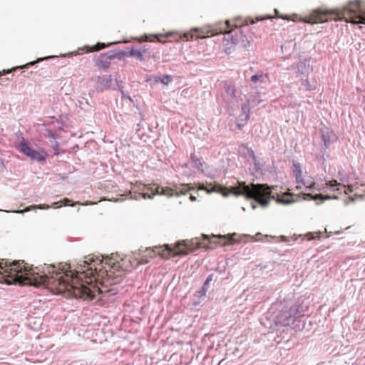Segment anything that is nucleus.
<instances>
[{"label":"nucleus","mask_w":365,"mask_h":365,"mask_svg":"<svg viewBox=\"0 0 365 365\" xmlns=\"http://www.w3.org/2000/svg\"><path fill=\"white\" fill-rule=\"evenodd\" d=\"M120 53L123 56H125L127 57H136L140 61H143L144 60L143 52L140 50L135 49L134 47H131L130 48L128 53L121 52Z\"/></svg>","instance_id":"nucleus-18"},{"label":"nucleus","mask_w":365,"mask_h":365,"mask_svg":"<svg viewBox=\"0 0 365 365\" xmlns=\"http://www.w3.org/2000/svg\"><path fill=\"white\" fill-rule=\"evenodd\" d=\"M184 166H185V168H187V164H186V163H185V164L184 165Z\"/></svg>","instance_id":"nucleus-49"},{"label":"nucleus","mask_w":365,"mask_h":365,"mask_svg":"<svg viewBox=\"0 0 365 365\" xmlns=\"http://www.w3.org/2000/svg\"><path fill=\"white\" fill-rule=\"evenodd\" d=\"M259 235H261V233L260 232H258L255 236H251V235H245V237H249L252 240H257V236H259Z\"/></svg>","instance_id":"nucleus-31"},{"label":"nucleus","mask_w":365,"mask_h":365,"mask_svg":"<svg viewBox=\"0 0 365 365\" xmlns=\"http://www.w3.org/2000/svg\"><path fill=\"white\" fill-rule=\"evenodd\" d=\"M113 283H117V282H118V281H117V280H115V281H113Z\"/></svg>","instance_id":"nucleus-51"},{"label":"nucleus","mask_w":365,"mask_h":365,"mask_svg":"<svg viewBox=\"0 0 365 365\" xmlns=\"http://www.w3.org/2000/svg\"><path fill=\"white\" fill-rule=\"evenodd\" d=\"M146 252L150 257H153L154 255L158 254L163 257L167 258L170 253L174 252L173 247L168 244L164 245L163 247H155L153 250L147 249Z\"/></svg>","instance_id":"nucleus-12"},{"label":"nucleus","mask_w":365,"mask_h":365,"mask_svg":"<svg viewBox=\"0 0 365 365\" xmlns=\"http://www.w3.org/2000/svg\"><path fill=\"white\" fill-rule=\"evenodd\" d=\"M121 267L114 256L103 259L88 255L79 262L73 270L68 264H60L58 267L47 264L32 267L24 261L8 262L2 259L0 261V282L8 284L24 282L35 287L52 285L60 292H68L72 297L88 299L93 298L89 284L100 278L109 280L114 270Z\"/></svg>","instance_id":"nucleus-1"},{"label":"nucleus","mask_w":365,"mask_h":365,"mask_svg":"<svg viewBox=\"0 0 365 365\" xmlns=\"http://www.w3.org/2000/svg\"><path fill=\"white\" fill-rule=\"evenodd\" d=\"M194 190V187L189 184L175 185L172 187H158L157 194L168 197L186 195L187 192Z\"/></svg>","instance_id":"nucleus-9"},{"label":"nucleus","mask_w":365,"mask_h":365,"mask_svg":"<svg viewBox=\"0 0 365 365\" xmlns=\"http://www.w3.org/2000/svg\"><path fill=\"white\" fill-rule=\"evenodd\" d=\"M291 20H292L293 21H295L296 20L293 18L290 19Z\"/></svg>","instance_id":"nucleus-48"},{"label":"nucleus","mask_w":365,"mask_h":365,"mask_svg":"<svg viewBox=\"0 0 365 365\" xmlns=\"http://www.w3.org/2000/svg\"><path fill=\"white\" fill-rule=\"evenodd\" d=\"M319 130L325 148L337 140L336 135L330 128L324 125L320 128Z\"/></svg>","instance_id":"nucleus-11"},{"label":"nucleus","mask_w":365,"mask_h":365,"mask_svg":"<svg viewBox=\"0 0 365 365\" xmlns=\"http://www.w3.org/2000/svg\"><path fill=\"white\" fill-rule=\"evenodd\" d=\"M304 310L298 304H293L289 307H284L276 317L277 322L283 326H291L296 318L299 317Z\"/></svg>","instance_id":"nucleus-6"},{"label":"nucleus","mask_w":365,"mask_h":365,"mask_svg":"<svg viewBox=\"0 0 365 365\" xmlns=\"http://www.w3.org/2000/svg\"><path fill=\"white\" fill-rule=\"evenodd\" d=\"M254 162L255 168L257 171H259L262 170V165L260 163V162L258 160V159H256V161Z\"/></svg>","instance_id":"nucleus-30"},{"label":"nucleus","mask_w":365,"mask_h":365,"mask_svg":"<svg viewBox=\"0 0 365 365\" xmlns=\"http://www.w3.org/2000/svg\"><path fill=\"white\" fill-rule=\"evenodd\" d=\"M49 208H50V205H38L29 206V207H26L25 209L17 210H14L13 212H15V213L22 214V213H24L26 212H29V211H31V210H36V209L47 210V209H49Z\"/></svg>","instance_id":"nucleus-19"},{"label":"nucleus","mask_w":365,"mask_h":365,"mask_svg":"<svg viewBox=\"0 0 365 365\" xmlns=\"http://www.w3.org/2000/svg\"><path fill=\"white\" fill-rule=\"evenodd\" d=\"M230 192H222V195L225 197L228 196Z\"/></svg>","instance_id":"nucleus-42"},{"label":"nucleus","mask_w":365,"mask_h":365,"mask_svg":"<svg viewBox=\"0 0 365 365\" xmlns=\"http://www.w3.org/2000/svg\"><path fill=\"white\" fill-rule=\"evenodd\" d=\"M155 83L160 82L164 85H168L173 80V77L170 75H163L162 76L154 77Z\"/></svg>","instance_id":"nucleus-23"},{"label":"nucleus","mask_w":365,"mask_h":365,"mask_svg":"<svg viewBox=\"0 0 365 365\" xmlns=\"http://www.w3.org/2000/svg\"><path fill=\"white\" fill-rule=\"evenodd\" d=\"M190 158L192 162L194 164V167L197 168L201 173H205L203 166L205 165V163L201 160L200 158H197L195 154H192L190 155Z\"/></svg>","instance_id":"nucleus-21"},{"label":"nucleus","mask_w":365,"mask_h":365,"mask_svg":"<svg viewBox=\"0 0 365 365\" xmlns=\"http://www.w3.org/2000/svg\"><path fill=\"white\" fill-rule=\"evenodd\" d=\"M292 16H293V17H297V14H294L292 15Z\"/></svg>","instance_id":"nucleus-46"},{"label":"nucleus","mask_w":365,"mask_h":365,"mask_svg":"<svg viewBox=\"0 0 365 365\" xmlns=\"http://www.w3.org/2000/svg\"><path fill=\"white\" fill-rule=\"evenodd\" d=\"M336 16L335 20L346 19L349 16L354 24H365V6H361L359 0L351 1L343 7L341 10H322L315 9L305 18H300L299 21L310 24L324 23L331 19V16Z\"/></svg>","instance_id":"nucleus-3"},{"label":"nucleus","mask_w":365,"mask_h":365,"mask_svg":"<svg viewBox=\"0 0 365 365\" xmlns=\"http://www.w3.org/2000/svg\"><path fill=\"white\" fill-rule=\"evenodd\" d=\"M119 42L117 41V42H111V43H109L108 44H106L105 43H100V42H98V43H97L96 45H94L92 47H90L88 46H85L83 47L78 48V51L69 53L68 54V56L78 55L80 51H86V52L98 51H99L101 49L105 48L108 47V46H110L111 45H113V44H117Z\"/></svg>","instance_id":"nucleus-14"},{"label":"nucleus","mask_w":365,"mask_h":365,"mask_svg":"<svg viewBox=\"0 0 365 365\" xmlns=\"http://www.w3.org/2000/svg\"><path fill=\"white\" fill-rule=\"evenodd\" d=\"M198 189L201 190H205L207 193L210 194V193H212L213 192H222V187L220 185H215L212 188L209 189V188L206 187L205 185H201L199 187Z\"/></svg>","instance_id":"nucleus-26"},{"label":"nucleus","mask_w":365,"mask_h":365,"mask_svg":"<svg viewBox=\"0 0 365 365\" xmlns=\"http://www.w3.org/2000/svg\"><path fill=\"white\" fill-rule=\"evenodd\" d=\"M207 289H204V286H202V288H201V290H200V294H201V295H205V294H206V292H207Z\"/></svg>","instance_id":"nucleus-34"},{"label":"nucleus","mask_w":365,"mask_h":365,"mask_svg":"<svg viewBox=\"0 0 365 365\" xmlns=\"http://www.w3.org/2000/svg\"><path fill=\"white\" fill-rule=\"evenodd\" d=\"M16 148L20 153L29 157L31 160L38 163L45 161L48 156V154L43 149L36 150L31 147L29 145V142L24 137H22L21 140L16 143Z\"/></svg>","instance_id":"nucleus-7"},{"label":"nucleus","mask_w":365,"mask_h":365,"mask_svg":"<svg viewBox=\"0 0 365 365\" xmlns=\"http://www.w3.org/2000/svg\"><path fill=\"white\" fill-rule=\"evenodd\" d=\"M326 185L327 187L330 190L333 192L337 191L339 193L344 192L345 194H347L353 190L351 185H348L346 186L345 184L341 185V183H338L335 180L326 182Z\"/></svg>","instance_id":"nucleus-13"},{"label":"nucleus","mask_w":365,"mask_h":365,"mask_svg":"<svg viewBox=\"0 0 365 365\" xmlns=\"http://www.w3.org/2000/svg\"><path fill=\"white\" fill-rule=\"evenodd\" d=\"M55 144H56V148H58V143H57V142H55ZM58 151H57V148H56V153H55V154H58Z\"/></svg>","instance_id":"nucleus-39"},{"label":"nucleus","mask_w":365,"mask_h":365,"mask_svg":"<svg viewBox=\"0 0 365 365\" xmlns=\"http://www.w3.org/2000/svg\"><path fill=\"white\" fill-rule=\"evenodd\" d=\"M71 200L68 198H64L61 202H53L51 205H50V207H52L53 209H57L61 207L62 205L64 206H73L74 204H71Z\"/></svg>","instance_id":"nucleus-24"},{"label":"nucleus","mask_w":365,"mask_h":365,"mask_svg":"<svg viewBox=\"0 0 365 365\" xmlns=\"http://www.w3.org/2000/svg\"><path fill=\"white\" fill-rule=\"evenodd\" d=\"M118 89H119V91H120V92H121V91H123V87H122L121 86H120V85H118Z\"/></svg>","instance_id":"nucleus-44"},{"label":"nucleus","mask_w":365,"mask_h":365,"mask_svg":"<svg viewBox=\"0 0 365 365\" xmlns=\"http://www.w3.org/2000/svg\"><path fill=\"white\" fill-rule=\"evenodd\" d=\"M340 180H341L342 182H347V181H346V180H344V178H340Z\"/></svg>","instance_id":"nucleus-41"},{"label":"nucleus","mask_w":365,"mask_h":365,"mask_svg":"<svg viewBox=\"0 0 365 365\" xmlns=\"http://www.w3.org/2000/svg\"><path fill=\"white\" fill-rule=\"evenodd\" d=\"M250 100H247L246 103L242 104L240 113L236 118V127L239 130H242L247 123L250 117Z\"/></svg>","instance_id":"nucleus-10"},{"label":"nucleus","mask_w":365,"mask_h":365,"mask_svg":"<svg viewBox=\"0 0 365 365\" xmlns=\"http://www.w3.org/2000/svg\"><path fill=\"white\" fill-rule=\"evenodd\" d=\"M94 61L96 64L103 68H108L110 66V61L104 58H101L100 56H95Z\"/></svg>","instance_id":"nucleus-22"},{"label":"nucleus","mask_w":365,"mask_h":365,"mask_svg":"<svg viewBox=\"0 0 365 365\" xmlns=\"http://www.w3.org/2000/svg\"><path fill=\"white\" fill-rule=\"evenodd\" d=\"M196 199H197V197H196L195 195H190V200L191 201H195V200H196Z\"/></svg>","instance_id":"nucleus-38"},{"label":"nucleus","mask_w":365,"mask_h":365,"mask_svg":"<svg viewBox=\"0 0 365 365\" xmlns=\"http://www.w3.org/2000/svg\"><path fill=\"white\" fill-rule=\"evenodd\" d=\"M148 262V260H145V261L143 259L140 260V263H142V264L147 263Z\"/></svg>","instance_id":"nucleus-43"},{"label":"nucleus","mask_w":365,"mask_h":365,"mask_svg":"<svg viewBox=\"0 0 365 365\" xmlns=\"http://www.w3.org/2000/svg\"><path fill=\"white\" fill-rule=\"evenodd\" d=\"M230 192L236 196L242 195L255 200L263 207L268 206L270 199H275L277 203L283 205H289L296 201L290 195L276 197L267 184L247 185L245 182H238L237 186L232 187Z\"/></svg>","instance_id":"nucleus-4"},{"label":"nucleus","mask_w":365,"mask_h":365,"mask_svg":"<svg viewBox=\"0 0 365 365\" xmlns=\"http://www.w3.org/2000/svg\"><path fill=\"white\" fill-rule=\"evenodd\" d=\"M265 237H272L271 236L265 235Z\"/></svg>","instance_id":"nucleus-50"},{"label":"nucleus","mask_w":365,"mask_h":365,"mask_svg":"<svg viewBox=\"0 0 365 365\" xmlns=\"http://www.w3.org/2000/svg\"><path fill=\"white\" fill-rule=\"evenodd\" d=\"M236 235L235 233L232 235H212L211 239L209 235H202L201 237H195L192 239L190 242H187L185 244V246L187 247L189 251H193L195 249L200 247H207V248H212V246H208L205 245L203 241H209L210 244H220L222 246H225L228 244L233 243L235 240L233 239V237Z\"/></svg>","instance_id":"nucleus-5"},{"label":"nucleus","mask_w":365,"mask_h":365,"mask_svg":"<svg viewBox=\"0 0 365 365\" xmlns=\"http://www.w3.org/2000/svg\"><path fill=\"white\" fill-rule=\"evenodd\" d=\"M155 195V194H153L152 195H148V194H143V198H145H145H147V197H148V198H150V199H151V198H153V195Z\"/></svg>","instance_id":"nucleus-35"},{"label":"nucleus","mask_w":365,"mask_h":365,"mask_svg":"<svg viewBox=\"0 0 365 365\" xmlns=\"http://www.w3.org/2000/svg\"><path fill=\"white\" fill-rule=\"evenodd\" d=\"M281 238L282 239L283 241H287V239L285 236H281Z\"/></svg>","instance_id":"nucleus-40"},{"label":"nucleus","mask_w":365,"mask_h":365,"mask_svg":"<svg viewBox=\"0 0 365 365\" xmlns=\"http://www.w3.org/2000/svg\"><path fill=\"white\" fill-rule=\"evenodd\" d=\"M112 78L110 76H103L98 77L96 88L98 91H103L109 88L111 86Z\"/></svg>","instance_id":"nucleus-15"},{"label":"nucleus","mask_w":365,"mask_h":365,"mask_svg":"<svg viewBox=\"0 0 365 365\" xmlns=\"http://www.w3.org/2000/svg\"><path fill=\"white\" fill-rule=\"evenodd\" d=\"M122 94V99H128L129 101H132V99L130 96L126 95L123 91H121Z\"/></svg>","instance_id":"nucleus-32"},{"label":"nucleus","mask_w":365,"mask_h":365,"mask_svg":"<svg viewBox=\"0 0 365 365\" xmlns=\"http://www.w3.org/2000/svg\"><path fill=\"white\" fill-rule=\"evenodd\" d=\"M303 195V199L305 200H320L321 202L324 201L325 200H329V199H337L338 197L336 196L331 197L329 195H323L322 194H315L313 195L311 192H303L302 193Z\"/></svg>","instance_id":"nucleus-16"},{"label":"nucleus","mask_w":365,"mask_h":365,"mask_svg":"<svg viewBox=\"0 0 365 365\" xmlns=\"http://www.w3.org/2000/svg\"><path fill=\"white\" fill-rule=\"evenodd\" d=\"M55 57H56L55 56H48L43 57V58H38L36 61L29 62V63H26L24 65H21V66H15V67L12 68L11 69H9V70H6V71L4 70L3 71L4 73H9L12 71H14V70L26 68L29 66H34V65H35L36 63H37L38 62H41V61H43L44 60H46V59L53 58Z\"/></svg>","instance_id":"nucleus-17"},{"label":"nucleus","mask_w":365,"mask_h":365,"mask_svg":"<svg viewBox=\"0 0 365 365\" xmlns=\"http://www.w3.org/2000/svg\"><path fill=\"white\" fill-rule=\"evenodd\" d=\"M48 135H49L50 137L53 138H56V137H55V134H54L52 131H51V130H48Z\"/></svg>","instance_id":"nucleus-37"},{"label":"nucleus","mask_w":365,"mask_h":365,"mask_svg":"<svg viewBox=\"0 0 365 365\" xmlns=\"http://www.w3.org/2000/svg\"><path fill=\"white\" fill-rule=\"evenodd\" d=\"M306 237L307 238V240H315L316 238H319L321 237V235L320 233L309 232L306 235Z\"/></svg>","instance_id":"nucleus-28"},{"label":"nucleus","mask_w":365,"mask_h":365,"mask_svg":"<svg viewBox=\"0 0 365 365\" xmlns=\"http://www.w3.org/2000/svg\"><path fill=\"white\" fill-rule=\"evenodd\" d=\"M267 77V74H263L262 73H257L251 76L250 81L255 83L257 82L264 83L265 82Z\"/></svg>","instance_id":"nucleus-25"},{"label":"nucleus","mask_w":365,"mask_h":365,"mask_svg":"<svg viewBox=\"0 0 365 365\" xmlns=\"http://www.w3.org/2000/svg\"><path fill=\"white\" fill-rule=\"evenodd\" d=\"M306 87H307V90H309V91H311L313 89L312 87L309 84L308 82H307V83H306Z\"/></svg>","instance_id":"nucleus-36"},{"label":"nucleus","mask_w":365,"mask_h":365,"mask_svg":"<svg viewBox=\"0 0 365 365\" xmlns=\"http://www.w3.org/2000/svg\"><path fill=\"white\" fill-rule=\"evenodd\" d=\"M99 56L101 58H104L109 61L110 60L114 59L117 57V54L114 51H109L106 53H101L99 54Z\"/></svg>","instance_id":"nucleus-27"},{"label":"nucleus","mask_w":365,"mask_h":365,"mask_svg":"<svg viewBox=\"0 0 365 365\" xmlns=\"http://www.w3.org/2000/svg\"><path fill=\"white\" fill-rule=\"evenodd\" d=\"M276 14H278V11L277 9L274 10Z\"/></svg>","instance_id":"nucleus-47"},{"label":"nucleus","mask_w":365,"mask_h":365,"mask_svg":"<svg viewBox=\"0 0 365 365\" xmlns=\"http://www.w3.org/2000/svg\"><path fill=\"white\" fill-rule=\"evenodd\" d=\"M271 16L266 15L263 17L257 18L256 21L252 19H242L238 17L235 19L234 22L231 24L230 20L225 22H217L214 25H210L207 28L200 29L193 28L190 31L186 33H179L178 31H169L165 34H155L152 36L145 35L143 40L145 41H152L150 36L157 38L158 41L162 42L159 37L165 36L166 38L174 37L175 41H191L195 36L198 38L209 37L220 34H224V40L232 46L240 45L242 47L246 48L250 44V41L245 33L249 30V25L253 24L256 21L269 19Z\"/></svg>","instance_id":"nucleus-2"},{"label":"nucleus","mask_w":365,"mask_h":365,"mask_svg":"<svg viewBox=\"0 0 365 365\" xmlns=\"http://www.w3.org/2000/svg\"><path fill=\"white\" fill-rule=\"evenodd\" d=\"M256 207H257V205H256L255 203H253V204H252V208H253V209H255V208H256Z\"/></svg>","instance_id":"nucleus-45"},{"label":"nucleus","mask_w":365,"mask_h":365,"mask_svg":"<svg viewBox=\"0 0 365 365\" xmlns=\"http://www.w3.org/2000/svg\"><path fill=\"white\" fill-rule=\"evenodd\" d=\"M293 175L295 178L296 182L298 185L296 187L297 190L301 188L300 184L304 186L305 190L309 192L319 191L321 189L317 186L312 176L302 173L299 163H293Z\"/></svg>","instance_id":"nucleus-8"},{"label":"nucleus","mask_w":365,"mask_h":365,"mask_svg":"<svg viewBox=\"0 0 365 365\" xmlns=\"http://www.w3.org/2000/svg\"><path fill=\"white\" fill-rule=\"evenodd\" d=\"M250 156L252 157L253 161H256L257 156L255 155V153L252 150H251L250 151Z\"/></svg>","instance_id":"nucleus-33"},{"label":"nucleus","mask_w":365,"mask_h":365,"mask_svg":"<svg viewBox=\"0 0 365 365\" xmlns=\"http://www.w3.org/2000/svg\"><path fill=\"white\" fill-rule=\"evenodd\" d=\"M213 277H214L213 274H209V275L207 276V279H206L205 282H204V284H203V285H202V286H204V289H208L209 284H210V282H212V279H213Z\"/></svg>","instance_id":"nucleus-29"},{"label":"nucleus","mask_w":365,"mask_h":365,"mask_svg":"<svg viewBox=\"0 0 365 365\" xmlns=\"http://www.w3.org/2000/svg\"><path fill=\"white\" fill-rule=\"evenodd\" d=\"M224 88L227 95L230 97L233 101H237L235 86L232 84L226 83Z\"/></svg>","instance_id":"nucleus-20"}]
</instances>
